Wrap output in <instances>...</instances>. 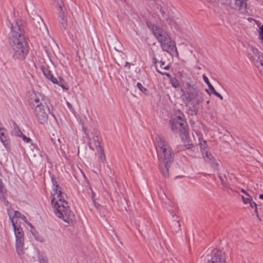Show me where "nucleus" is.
<instances>
[{
	"mask_svg": "<svg viewBox=\"0 0 263 263\" xmlns=\"http://www.w3.org/2000/svg\"><path fill=\"white\" fill-rule=\"evenodd\" d=\"M115 235H116V237L118 239L119 238H118L117 235L116 234H115Z\"/></svg>",
	"mask_w": 263,
	"mask_h": 263,
	"instance_id": "nucleus-51",
	"label": "nucleus"
},
{
	"mask_svg": "<svg viewBox=\"0 0 263 263\" xmlns=\"http://www.w3.org/2000/svg\"><path fill=\"white\" fill-rule=\"evenodd\" d=\"M209 103H210V100H208V101H206V103H207V104H209Z\"/></svg>",
	"mask_w": 263,
	"mask_h": 263,
	"instance_id": "nucleus-49",
	"label": "nucleus"
},
{
	"mask_svg": "<svg viewBox=\"0 0 263 263\" xmlns=\"http://www.w3.org/2000/svg\"><path fill=\"white\" fill-rule=\"evenodd\" d=\"M50 140L51 142L53 143V144L54 145H57V143H60V139L58 138L57 136H55L54 135H53V137L50 138Z\"/></svg>",
	"mask_w": 263,
	"mask_h": 263,
	"instance_id": "nucleus-30",
	"label": "nucleus"
},
{
	"mask_svg": "<svg viewBox=\"0 0 263 263\" xmlns=\"http://www.w3.org/2000/svg\"><path fill=\"white\" fill-rule=\"evenodd\" d=\"M203 79L204 82L208 85L209 89L212 91L213 93L218 97L220 100H223V97L218 92L216 91L214 87L212 86V85L210 83L208 77L205 75L203 76Z\"/></svg>",
	"mask_w": 263,
	"mask_h": 263,
	"instance_id": "nucleus-18",
	"label": "nucleus"
},
{
	"mask_svg": "<svg viewBox=\"0 0 263 263\" xmlns=\"http://www.w3.org/2000/svg\"><path fill=\"white\" fill-rule=\"evenodd\" d=\"M248 56L249 58L251 60L254 57H256L259 54V51L253 46H251L248 48Z\"/></svg>",
	"mask_w": 263,
	"mask_h": 263,
	"instance_id": "nucleus-23",
	"label": "nucleus"
},
{
	"mask_svg": "<svg viewBox=\"0 0 263 263\" xmlns=\"http://www.w3.org/2000/svg\"><path fill=\"white\" fill-rule=\"evenodd\" d=\"M251 60L255 63L257 66L259 67V65H260L261 67H263V54L260 52H259V54L254 57Z\"/></svg>",
	"mask_w": 263,
	"mask_h": 263,
	"instance_id": "nucleus-21",
	"label": "nucleus"
},
{
	"mask_svg": "<svg viewBox=\"0 0 263 263\" xmlns=\"http://www.w3.org/2000/svg\"><path fill=\"white\" fill-rule=\"evenodd\" d=\"M250 204V206L252 208L254 206L255 208L257 206V204L253 201L252 198L251 199L250 201L248 202Z\"/></svg>",
	"mask_w": 263,
	"mask_h": 263,
	"instance_id": "nucleus-38",
	"label": "nucleus"
},
{
	"mask_svg": "<svg viewBox=\"0 0 263 263\" xmlns=\"http://www.w3.org/2000/svg\"><path fill=\"white\" fill-rule=\"evenodd\" d=\"M10 24L11 31L9 44L12 57L15 61H24L27 57L29 49L25 35V26L20 20Z\"/></svg>",
	"mask_w": 263,
	"mask_h": 263,
	"instance_id": "nucleus-1",
	"label": "nucleus"
},
{
	"mask_svg": "<svg viewBox=\"0 0 263 263\" xmlns=\"http://www.w3.org/2000/svg\"><path fill=\"white\" fill-rule=\"evenodd\" d=\"M38 260L40 263H47V258L42 254H38Z\"/></svg>",
	"mask_w": 263,
	"mask_h": 263,
	"instance_id": "nucleus-29",
	"label": "nucleus"
},
{
	"mask_svg": "<svg viewBox=\"0 0 263 263\" xmlns=\"http://www.w3.org/2000/svg\"><path fill=\"white\" fill-rule=\"evenodd\" d=\"M258 219H259V220L260 221H261V218H260V217H259V218H258Z\"/></svg>",
	"mask_w": 263,
	"mask_h": 263,
	"instance_id": "nucleus-52",
	"label": "nucleus"
},
{
	"mask_svg": "<svg viewBox=\"0 0 263 263\" xmlns=\"http://www.w3.org/2000/svg\"><path fill=\"white\" fill-rule=\"evenodd\" d=\"M226 258L225 253L221 250H215L212 253L209 263H226Z\"/></svg>",
	"mask_w": 263,
	"mask_h": 263,
	"instance_id": "nucleus-10",
	"label": "nucleus"
},
{
	"mask_svg": "<svg viewBox=\"0 0 263 263\" xmlns=\"http://www.w3.org/2000/svg\"><path fill=\"white\" fill-rule=\"evenodd\" d=\"M155 140L159 166L163 176L167 177L169 176L168 168L173 162L174 154L164 137L158 135Z\"/></svg>",
	"mask_w": 263,
	"mask_h": 263,
	"instance_id": "nucleus-3",
	"label": "nucleus"
},
{
	"mask_svg": "<svg viewBox=\"0 0 263 263\" xmlns=\"http://www.w3.org/2000/svg\"><path fill=\"white\" fill-rule=\"evenodd\" d=\"M9 216L10 219L11 221L14 235L15 237V248L17 254L22 257L25 253V247H24V233L23 231V229L20 226L16 224V222L14 221L13 219V217L10 212H9Z\"/></svg>",
	"mask_w": 263,
	"mask_h": 263,
	"instance_id": "nucleus-6",
	"label": "nucleus"
},
{
	"mask_svg": "<svg viewBox=\"0 0 263 263\" xmlns=\"http://www.w3.org/2000/svg\"><path fill=\"white\" fill-rule=\"evenodd\" d=\"M255 212L256 215H257V214L258 213V211H257V206L255 208Z\"/></svg>",
	"mask_w": 263,
	"mask_h": 263,
	"instance_id": "nucleus-44",
	"label": "nucleus"
},
{
	"mask_svg": "<svg viewBox=\"0 0 263 263\" xmlns=\"http://www.w3.org/2000/svg\"><path fill=\"white\" fill-rule=\"evenodd\" d=\"M172 86L175 88H178L180 86L179 81L175 78H173L170 81Z\"/></svg>",
	"mask_w": 263,
	"mask_h": 263,
	"instance_id": "nucleus-25",
	"label": "nucleus"
},
{
	"mask_svg": "<svg viewBox=\"0 0 263 263\" xmlns=\"http://www.w3.org/2000/svg\"><path fill=\"white\" fill-rule=\"evenodd\" d=\"M241 192L245 194L247 196H249L248 193L244 189H241Z\"/></svg>",
	"mask_w": 263,
	"mask_h": 263,
	"instance_id": "nucleus-41",
	"label": "nucleus"
},
{
	"mask_svg": "<svg viewBox=\"0 0 263 263\" xmlns=\"http://www.w3.org/2000/svg\"><path fill=\"white\" fill-rule=\"evenodd\" d=\"M137 86L139 89V90L141 91L143 93H144L145 95H148V90L144 87H143L140 83H137Z\"/></svg>",
	"mask_w": 263,
	"mask_h": 263,
	"instance_id": "nucleus-28",
	"label": "nucleus"
},
{
	"mask_svg": "<svg viewBox=\"0 0 263 263\" xmlns=\"http://www.w3.org/2000/svg\"><path fill=\"white\" fill-rule=\"evenodd\" d=\"M173 226L176 228L177 231L179 230L180 224L178 221H174Z\"/></svg>",
	"mask_w": 263,
	"mask_h": 263,
	"instance_id": "nucleus-37",
	"label": "nucleus"
},
{
	"mask_svg": "<svg viewBox=\"0 0 263 263\" xmlns=\"http://www.w3.org/2000/svg\"><path fill=\"white\" fill-rule=\"evenodd\" d=\"M199 145L200 147L201 152L202 154L204 153V152H208L207 151V145L205 141H200Z\"/></svg>",
	"mask_w": 263,
	"mask_h": 263,
	"instance_id": "nucleus-26",
	"label": "nucleus"
},
{
	"mask_svg": "<svg viewBox=\"0 0 263 263\" xmlns=\"http://www.w3.org/2000/svg\"><path fill=\"white\" fill-rule=\"evenodd\" d=\"M67 105L69 109H72V105L71 104H70L69 102H67Z\"/></svg>",
	"mask_w": 263,
	"mask_h": 263,
	"instance_id": "nucleus-43",
	"label": "nucleus"
},
{
	"mask_svg": "<svg viewBox=\"0 0 263 263\" xmlns=\"http://www.w3.org/2000/svg\"><path fill=\"white\" fill-rule=\"evenodd\" d=\"M6 191L4 187V184L2 182V180L0 179V199L4 200L5 204L8 205V201L6 200Z\"/></svg>",
	"mask_w": 263,
	"mask_h": 263,
	"instance_id": "nucleus-22",
	"label": "nucleus"
},
{
	"mask_svg": "<svg viewBox=\"0 0 263 263\" xmlns=\"http://www.w3.org/2000/svg\"><path fill=\"white\" fill-rule=\"evenodd\" d=\"M53 5L56 8L58 13L66 12V9L62 0H54Z\"/></svg>",
	"mask_w": 263,
	"mask_h": 263,
	"instance_id": "nucleus-19",
	"label": "nucleus"
},
{
	"mask_svg": "<svg viewBox=\"0 0 263 263\" xmlns=\"http://www.w3.org/2000/svg\"><path fill=\"white\" fill-rule=\"evenodd\" d=\"M98 152L100 153L99 160L104 163L106 160V158L103 148H100V151Z\"/></svg>",
	"mask_w": 263,
	"mask_h": 263,
	"instance_id": "nucleus-27",
	"label": "nucleus"
},
{
	"mask_svg": "<svg viewBox=\"0 0 263 263\" xmlns=\"http://www.w3.org/2000/svg\"><path fill=\"white\" fill-rule=\"evenodd\" d=\"M182 86L186 91L185 104L192 106L188 109V113L192 116L196 115L198 112V105L203 101L202 93L198 88L189 82L183 83Z\"/></svg>",
	"mask_w": 263,
	"mask_h": 263,
	"instance_id": "nucleus-5",
	"label": "nucleus"
},
{
	"mask_svg": "<svg viewBox=\"0 0 263 263\" xmlns=\"http://www.w3.org/2000/svg\"><path fill=\"white\" fill-rule=\"evenodd\" d=\"M93 201V202L94 206H95L96 208H97V209H98V207L100 206V204H99L98 203L96 202V201H95V200L94 201Z\"/></svg>",
	"mask_w": 263,
	"mask_h": 263,
	"instance_id": "nucleus-39",
	"label": "nucleus"
},
{
	"mask_svg": "<svg viewBox=\"0 0 263 263\" xmlns=\"http://www.w3.org/2000/svg\"><path fill=\"white\" fill-rule=\"evenodd\" d=\"M259 198L261 199H262L263 200V194H260L259 195Z\"/></svg>",
	"mask_w": 263,
	"mask_h": 263,
	"instance_id": "nucleus-45",
	"label": "nucleus"
},
{
	"mask_svg": "<svg viewBox=\"0 0 263 263\" xmlns=\"http://www.w3.org/2000/svg\"><path fill=\"white\" fill-rule=\"evenodd\" d=\"M58 18L61 30H66L67 27V12L58 13Z\"/></svg>",
	"mask_w": 263,
	"mask_h": 263,
	"instance_id": "nucleus-16",
	"label": "nucleus"
},
{
	"mask_svg": "<svg viewBox=\"0 0 263 263\" xmlns=\"http://www.w3.org/2000/svg\"><path fill=\"white\" fill-rule=\"evenodd\" d=\"M129 63L128 62H126L125 63V66H126L127 65H129Z\"/></svg>",
	"mask_w": 263,
	"mask_h": 263,
	"instance_id": "nucleus-48",
	"label": "nucleus"
},
{
	"mask_svg": "<svg viewBox=\"0 0 263 263\" xmlns=\"http://www.w3.org/2000/svg\"><path fill=\"white\" fill-rule=\"evenodd\" d=\"M147 2H148V4L152 6L153 5H157V6L160 8V4L159 3L158 0H146Z\"/></svg>",
	"mask_w": 263,
	"mask_h": 263,
	"instance_id": "nucleus-33",
	"label": "nucleus"
},
{
	"mask_svg": "<svg viewBox=\"0 0 263 263\" xmlns=\"http://www.w3.org/2000/svg\"><path fill=\"white\" fill-rule=\"evenodd\" d=\"M0 139L5 148L10 149V140L8 138L7 130L2 126L0 127Z\"/></svg>",
	"mask_w": 263,
	"mask_h": 263,
	"instance_id": "nucleus-14",
	"label": "nucleus"
},
{
	"mask_svg": "<svg viewBox=\"0 0 263 263\" xmlns=\"http://www.w3.org/2000/svg\"><path fill=\"white\" fill-rule=\"evenodd\" d=\"M159 61L157 60V59L156 58H153V62L155 64H156L157 63H159Z\"/></svg>",
	"mask_w": 263,
	"mask_h": 263,
	"instance_id": "nucleus-40",
	"label": "nucleus"
},
{
	"mask_svg": "<svg viewBox=\"0 0 263 263\" xmlns=\"http://www.w3.org/2000/svg\"><path fill=\"white\" fill-rule=\"evenodd\" d=\"M160 4V8L157 6V5H153L152 7H156L159 10L162 14L164 15L166 13V10L167 9L168 5L170 4L167 0H158Z\"/></svg>",
	"mask_w": 263,
	"mask_h": 263,
	"instance_id": "nucleus-17",
	"label": "nucleus"
},
{
	"mask_svg": "<svg viewBox=\"0 0 263 263\" xmlns=\"http://www.w3.org/2000/svg\"><path fill=\"white\" fill-rule=\"evenodd\" d=\"M45 102L42 95L40 93L32 92L30 95V98L29 100L30 106L33 108H37L40 106L41 103Z\"/></svg>",
	"mask_w": 263,
	"mask_h": 263,
	"instance_id": "nucleus-11",
	"label": "nucleus"
},
{
	"mask_svg": "<svg viewBox=\"0 0 263 263\" xmlns=\"http://www.w3.org/2000/svg\"><path fill=\"white\" fill-rule=\"evenodd\" d=\"M219 178L221 179V183L222 184H224L223 180L221 178V177L220 176H219Z\"/></svg>",
	"mask_w": 263,
	"mask_h": 263,
	"instance_id": "nucleus-46",
	"label": "nucleus"
},
{
	"mask_svg": "<svg viewBox=\"0 0 263 263\" xmlns=\"http://www.w3.org/2000/svg\"><path fill=\"white\" fill-rule=\"evenodd\" d=\"M256 216H257L258 218H259V215H258V213L257 214V215H256Z\"/></svg>",
	"mask_w": 263,
	"mask_h": 263,
	"instance_id": "nucleus-50",
	"label": "nucleus"
},
{
	"mask_svg": "<svg viewBox=\"0 0 263 263\" xmlns=\"http://www.w3.org/2000/svg\"><path fill=\"white\" fill-rule=\"evenodd\" d=\"M52 182L53 188L51 192L52 198L51 202L55 214L64 221L68 223H72L74 219V214L69 209V204L66 201L67 195L62 192L61 187L58 184H54L53 178Z\"/></svg>",
	"mask_w": 263,
	"mask_h": 263,
	"instance_id": "nucleus-2",
	"label": "nucleus"
},
{
	"mask_svg": "<svg viewBox=\"0 0 263 263\" xmlns=\"http://www.w3.org/2000/svg\"><path fill=\"white\" fill-rule=\"evenodd\" d=\"M95 193L93 191H92V193H91V199H92V201H94L95 200Z\"/></svg>",
	"mask_w": 263,
	"mask_h": 263,
	"instance_id": "nucleus-42",
	"label": "nucleus"
},
{
	"mask_svg": "<svg viewBox=\"0 0 263 263\" xmlns=\"http://www.w3.org/2000/svg\"><path fill=\"white\" fill-rule=\"evenodd\" d=\"M13 130L12 131V134L17 137H20L21 135H22L23 133L17 124L15 122L13 123Z\"/></svg>",
	"mask_w": 263,
	"mask_h": 263,
	"instance_id": "nucleus-24",
	"label": "nucleus"
},
{
	"mask_svg": "<svg viewBox=\"0 0 263 263\" xmlns=\"http://www.w3.org/2000/svg\"><path fill=\"white\" fill-rule=\"evenodd\" d=\"M19 137L21 138L24 142L27 143H31L32 141V140L30 138L26 137L23 134H22V135H21Z\"/></svg>",
	"mask_w": 263,
	"mask_h": 263,
	"instance_id": "nucleus-31",
	"label": "nucleus"
},
{
	"mask_svg": "<svg viewBox=\"0 0 263 263\" xmlns=\"http://www.w3.org/2000/svg\"><path fill=\"white\" fill-rule=\"evenodd\" d=\"M94 144L97 149V152L99 151H100V148H103L101 145H100V143L99 142V141L98 140H94Z\"/></svg>",
	"mask_w": 263,
	"mask_h": 263,
	"instance_id": "nucleus-36",
	"label": "nucleus"
},
{
	"mask_svg": "<svg viewBox=\"0 0 263 263\" xmlns=\"http://www.w3.org/2000/svg\"><path fill=\"white\" fill-rule=\"evenodd\" d=\"M155 67H156V71L160 73V74H161L162 75H165L169 79H170V81L171 80V79L173 78V77H172V76L167 73V72H162L161 71H160L158 68H157V65H155Z\"/></svg>",
	"mask_w": 263,
	"mask_h": 263,
	"instance_id": "nucleus-32",
	"label": "nucleus"
},
{
	"mask_svg": "<svg viewBox=\"0 0 263 263\" xmlns=\"http://www.w3.org/2000/svg\"><path fill=\"white\" fill-rule=\"evenodd\" d=\"M147 26L154 35L160 44L162 50L170 54L176 53V56H178L175 42L173 41L167 32L162 28L155 26L151 23H147Z\"/></svg>",
	"mask_w": 263,
	"mask_h": 263,
	"instance_id": "nucleus-4",
	"label": "nucleus"
},
{
	"mask_svg": "<svg viewBox=\"0 0 263 263\" xmlns=\"http://www.w3.org/2000/svg\"><path fill=\"white\" fill-rule=\"evenodd\" d=\"M202 156L204 158V160L209 163L214 170H217L218 169L219 161L214 159L210 153H209V152H204L202 154Z\"/></svg>",
	"mask_w": 263,
	"mask_h": 263,
	"instance_id": "nucleus-13",
	"label": "nucleus"
},
{
	"mask_svg": "<svg viewBox=\"0 0 263 263\" xmlns=\"http://www.w3.org/2000/svg\"><path fill=\"white\" fill-rule=\"evenodd\" d=\"M241 198L243 203L247 204L250 201L252 197L249 195V196H247V197L241 196Z\"/></svg>",
	"mask_w": 263,
	"mask_h": 263,
	"instance_id": "nucleus-35",
	"label": "nucleus"
},
{
	"mask_svg": "<svg viewBox=\"0 0 263 263\" xmlns=\"http://www.w3.org/2000/svg\"><path fill=\"white\" fill-rule=\"evenodd\" d=\"M227 4L232 8L240 10L247 7L246 0H226Z\"/></svg>",
	"mask_w": 263,
	"mask_h": 263,
	"instance_id": "nucleus-12",
	"label": "nucleus"
},
{
	"mask_svg": "<svg viewBox=\"0 0 263 263\" xmlns=\"http://www.w3.org/2000/svg\"><path fill=\"white\" fill-rule=\"evenodd\" d=\"M172 130L174 133L184 134L186 132V122L180 115L172 118L169 121Z\"/></svg>",
	"mask_w": 263,
	"mask_h": 263,
	"instance_id": "nucleus-7",
	"label": "nucleus"
},
{
	"mask_svg": "<svg viewBox=\"0 0 263 263\" xmlns=\"http://www.w3.org/2000/svg\"><path fill=\"white\" fill-rule=\"evenodd\" d=\"M10 212L11 216L13 217V219L14 220V217L19 218L23 220L26 223H28L30 226H31V224L27 221V218L26 216L24 215H23L22 213H21L20 212L17 211H11L9 210L8 212Z\"/></svg>",
	"mask_w": 263,
	"mask_h": 263,
	"instance_id": "nucleus-20",
	"label": "nucleus"
},
{
	"mask_svg": "<svg viewBox=\"0 0 263 263\" xmlns=\"http://www.w3.org/2000/svg\"><path fill=\"white\" fill-rule=\"evenodd\" d=\"M50 110L46 102H42L39 107L34 108L35 117L40 123L45 124L47 122Z\"/></svg>",
	"mask_w": 263,
	"mask_h": 263,
	"instance_id": "nucleus-8",
	"label": "nucleus"
},
{
	"mask_svg": "<svg viewBox=\"0 0 263 263\" xmlns=\"http://www.w3.org/2000/svg\"><path fill=\"white\" fill-rule=\"evenodd\" d=\"M260 71L262 73V75H263V67L260 68Z\"/></svg>",
	"mask_w": 263,
	"mask_h": 263,
	"instance_id": "nucleus-47",
	"label": "nucleus"
},
{
	"mask_svg": "<svg viewBox=\"0 0 263 263\" xmlns=\"http://www.w3.org/2000/svg\"><path fill=\"white\" fill-rule=\"evenodd\" d=\"M41 69L45 77L48 80L50 81L53 84H58L61 87L63 90H67L68 89V87L66 84L65 80L61 77H59L58 79L54 77L51 71L49 69L48 67L42 65L41 66Z\"/></svg>",
	"mask_w": 263,
	"mask_h": 263,
	"instance_id": "nucleus-9",
	"label": "nucleus"
},
{
	"mask_svg": "<svg viewBox=\"0 0 263 263\" xmlns=\"http://www.w3.org/2000/svg\"><path fill=\"white\" fill-rule=\"evenodd\" d=\"M159 63L160 64V67L162 69H164L165 70H168L170 68L169 65H165L164 62H163L162 61H160L159 62Z\"/></svg>",
	"mask_w": 263,
	"mask_h": 263,
	"instance_id": "nucleus-34",
	"label": "nucleus"
},
{
	"mask_svg": "<svg viewBox=\"0 0 263 263\" xmlns=\"http://www.w3.org/2000/svg\"><path fill=\"white\" fill-rule=\"evenodd\" d=\"M34 24L36 27V28L39 29L42 32H44L47 31V27L43 21L42 18L37 14H35L34 16L33 17Z\"/></svg>",
	"mask_w": 263,
	"mask_h": 263,
	"instance_id": "nucleus-15",
	"label": "nucleus"
}]
</instances>
